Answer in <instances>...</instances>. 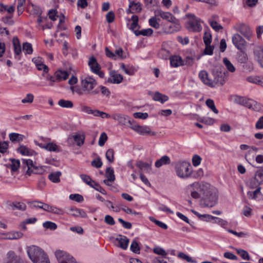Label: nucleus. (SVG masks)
I'll return each instance as SVG.
<instances>
[{
    "label": "nucleus",
    "mask_w": 263,
    "mask_h": 263,
    "mask_svg": "<svg viewBox=\"0 0 263 263\" xmlns=\"http://www.w3.org/2000/svg\"><path fill=\"white\" fill-rule=\"evenodd\" d=\"M191 186L194 190L191 194L193 198H199L200 194L203 195L200 200L202 206L212 208L217 204V190L215 187L207 182H194Z\"/></svg>",
    "instance_id": "1"
},
{
    "label": "nucleus",
    "mask_w": 263,
    "mask_h": 263,
    "mask_svg": "<svg viewBox=\"0 0 263 263\" xmlns=\"http://www.w3.org/2000/svg\"><path fill=\"white\" fill-rule=\"evenodd\" d=\"M191 164L187 161H178L175 164V169L178 177L182 179H186L191 175Z\"/></svg>",
    "instance_id": "2"
},
{
    "label": "nucleus",
    "mask_w": 263,
    "mask_h": 263,
    "mask_svg": "<svg viewBox=\"0 0 263 263\" xmlns=\"http://www.w3.org/2000/svg\"><path fill=\"white\" fill-rule=\"evenodd\" d=\"M81 86L83 90L85 91L86 94L97 95L99 93V90L94 88L97 86V82L96 80L91 77L87 76L81 79Z\"/></svg>",
    "instance_id": "3"
},
{
    "label": "nucleus",
    "mask_w": 263,
    "mask_h": 263,
    "mask_svg": "<svg viewBox=\"0 0 263 263\" xmlns=\"http://www.w3.org/2000/svg\"><path fill=\"white\" fill-rule=\"evenodd\" d=\"M189 20L186 22V27L190 31L199 32L202 30L200 19L193 14H188Z\"/></svg>",
    "instance_id": "4"
},
{
    "label": "nucleus",
    "mask_w": 263,
    "mask_h": 263,
    "mask_svg": "<svg viewBox=\"0 0 263 263\" xmlns=\"http://www.w3.org/2000/svg\"><path fill=\"white\" fill-rule=\"evenodd\" d=\"M199 78L205 85L210 87H215L216 85L218 83H219L220 85H223L224 83V80L221 78L220 80L217 79L213 81L210 79L209 74L205 70H201L199 72Z\"/></svg>",
    "instance_id": "5"
},
{
    "label": "nucleus",
    "mask_w": 263,
    "mask_h": 263,
    "mask_svg": "<svg viewBox=\"0 0 263 263\" xmlns=\"http://www.w3.org/2000/svg\"><path fill=\"white\" fill-rule=\"evenodd\" d=\"M55 255L59 263H77L74 258L66 252L63 250H57Z\"/></svg>",
    "instance_id": "6"
},
{
    "label": "nucleus",
    "mask_w": 263,
    "mask_h": 263,
    "mask_svg": "<svg viewBox=\"0 0 263 263\" xmlns=\"http://www.w3.org/2000/svg\"><path fill=\"white\" fill-rule=\"evenodd\" d=\"M45 252L36 246H31L27 247V254L31 261L37 262L36 259Z\"/></svg>",
    "instance_id": "7"
},
{
    "label": "nucleus",
    "mask_w": 263,
    "mask_h": 263,
    "mask_svg": "<svg viewBox=\"0 0 263 263\" xmlns=\"http://www.w3.org/2000/svg\"><path fill=\"white\" fill-rule=\"evenodd\" d=\"M250 48L253 51L255 60L259 66L263 68V48L252 44L250 46Z\"/></svg>",
    "instance_id": "8"
},
{
    "label": "nucleus",
    "mask_w": 263,
    "mask_h": 263,
    "mask_svg": "<svg viewBox=\"0 0 263 263\" xmlns=\"http://www.w3.org/2000/svg\"><path fill=\"white\" fill-rule=\"evenodd\" d=\"M232 42L235 46L241 52H243L246 49L245 39L239 34H235L232 36Z\"/></svg>",
    "instance_id": "9"
},
{
    "label": "nucleus",
    "mask_w": 263,
    "mask_h": 263,
    "mask_svg": "<svg viewBox=\"0 0 263 263\" xmlns=\"http://www.w3.org/2000/svg\"><path fill=\"white\" fill-rule=\"evenodd\" d=\"M88 65L93 73L98 74L101 78L104 77V73L100 70V66L98 63L96 59L94 57H91L89 58Z\"/></svg>",
    "instance_id": "10"
},
{
    "label": "nucleus",
    "mask_w": 263,
    "mask_h": 263,
    "mask_svg": "<svg viewBox=\"0 0 263 263\" xmlns=\"http://www.w3.org/2000/svg\"><path fill=\"white\" fill-rule=\"evenodd\" d=\"M67 213L74 217L86 218L87 215L82 209L71 207L67 209Z\"/></svg>",
    "instance_id": "11"
},
{
    "label": "nucleus",
    "mask_w": 263,
    "mask_h": 263,
    "mask_svg": "<svg viewBox=\"0 0 263 263\" xmlns=\"http://www.w3.org/2000/svg\"><path fill=\"white\" fill-rule=\"evenodd\" d=\"M155 15L156 16H160L162 19L170 22L176 21V17L172 13L168 12H164L160 9L155 10Z\"/></svg>",
    "instance_id": "12"
},
{
    "label": "nucleus",
    "mask_w": 263,
    "mask_h": 263,
    "mask_svg": "<svg viewBox=\"0 0 263 263\" xmlns=\"http://www.w3.org/2000/svg\"><path fill=\"white\" fill-rule=\"evenodd\" d=\"M110 77L107 80V82L112 84H120L123 79V76L118 73L115 70H111L109 72Z\"/></svg>",
    "instance_id": "13"
},
{
    "label": "nucleus",
    "mask_w": 263,
    "mask_h": 263,
    "mask_svg": "<svg viewBox=\"0 0 263 263\" xmlns=\"http://www.w3.org/2000/svg\"><path fill=\"white\" fill-rule=\"evenodd\" d=\"M171 23L172 24L169 26L164 28L163 31L165 33H172L179 30L180 29V25L178 20L176 18V21L171 22Z\"/></svg>",
    "instance_id": "14"
},
{
    "label": "nucleus",
    "mask_w": 263,
    "mask_h": 263,
    "mask_svg": "<svg viewBox=\"0 0 263 263\" xmlns=\"http://www.w3.org/2000/svg\"><path fill=\"white\" fill-rule=\"evenodd\" d=\"M6 204L8 208L11 210H18L24 211L26 209V204L23 202L7 201Z\"/></svg>",
    "instance_id": "15"
},
{
    "label": "nucleus",
    "mask_w": 263,
    "mask_h": 263,
    "mask_svg": "<svg viewBox=\"0 0 263 263\" xmlns=\"http://www.w3.org/2000/svg\"><path fill=\"white\" fill-rule=\"evenodd\" d=\"M135 131L138 133L139 134L143 136H156V133L155 132H152L149 127L147 126H139L138 129L135 128Z\"/></svg>",
    "instance_id": "16"
},
{
    "label": "nucleus",
    "mask_w": 263,
    "mask_h": 263,
    "mask_svg": "<svg viewBox=\"0 0 263 263\" xmlns=\"http://www.w3.org/2000/svg\"><path fill=\"white\" fill-rule=\"evenodd\" d=\"M5 263H23L21 259L17 256L13 251H9L7 254Z\"/></svg>",
    "instance_id": "17"
},
{
    "label": "nucleus",
    "mask_w": 263,
    "mask_h": 263,
    "mask_svg": "<svg viewBox=\"0 0 263 263\" xmlns=\"http://www.w3.org/2000/svg\"><path fill=\"white\" fill-rule=\"evenodd\" d=\"M12 42L14 47L15 58L19 60L21 59L20 55L22 53V47L20 42L17 37H14Z\"/></svg>",
    "instance_id": "18"
},
{
    "label": "nucleus",
    "mask_w": 263,
    "mask_h": 263,
    "mask_svg": "<svg viewBox=\"0 0 263 263\" xmlns=\"http://www.w3.org/2000/svg\"><path fill=\"white\" fill-rule=\"evenodd\" d=\"M112 118L115 120L118 121L119 123L121 125H127L128 122H130V118L128 116L121 114H114L112 115Z\"/></svg>",
    "instance_id": "19"
},
{
    "label": "nucleus",
    "mask_w": 263,
    "mask_h": 263,
    "mask_svg": "<svg viewBox=\"0 0 263 263\" xmlns=\"http://www.w3.org/2000/svg\"><path fill=\"white\" fill-rule=\"evenodd\" d=\"M116 240L118 242V247L124 250L127 249L129 243V239L126 236L119 235L116 238Z\"/></svg>",
    "instance_id": "20"
},
{
    "label": "nucleus",
    "mask_w": 263,
    "mask_h": 263,
    "mask_svg": "<svg viewBox=\"0 0 263 263\" xmlns=\"http://www.w3.org/2000/svg\"><path fill=\"white\" fill-rule=\"evenodd\" d=\"M261 187L258 186L255 191L253 192H248V195H249V198L252 199L256 200H260L263 199V195L260 192Z\"/></svg>",
    "instance_id": "21"
},
{
    "label": "nucleus",
    "mask_w": 263,
    "mask_h": 263,
    "mask_svg": "<svg viewBox=\"0 0 263 263\" xmlns=\"http://www.w3.org/2000/svg\"><path fill=\"white\" fill-rule=\"evenodd\" d=\"M171 163V159L167 156H163L160 159L157 160L155 164L157 168H159L163 165L169 164Z\"/></svg>",
    "instance_id": "22"
},
{
    "label": "nucleus",
    "mask_w": 263,
    "mask_h": 263,
    "mask_svg": "<svg viewBox=\"0 0 263 263\" xmlns=\"http://www.w3.org/2000/svg\"><path fill=\"white\" fill-rule=\"evenodd\" d=\"M248 108L256 111H259L261 109L260 104L253 100L249 99H248Z\"/></svg>",
    "instance_id": "23"
},
{
    "label": "nucleus",
    "mask_w": 263,
    "mask_h": 263,
    "mask_svg": "<svg viewBox=\"0 0 263 263\" xmlns=\"http://www.w3.org/2000/svg\"><path fill=\"white\" fill-rule=\"evenodd\" d=\"M136 166L141 171L149 172L151 171L152 163H148L139 161L136 163Z\"/></svg>",
    "instance_id": "24"
},
{
    "label": "nucleus",
    "mask_w": 263,
    "mask_h": 263,
    "mask_svg": "<svg viewBox=\"0 0 263 263\" xmlns=\"http://www.w3.org/2000/svg\"><path fill=\"white\" fill-rule=\"evenodd\" d=\"M248 82L263 87V77L261 78L257 76L248 77Z\"/></svg>",
    "instance_id": "25"
},
{
    "label": "nucleus",
    "mask_w": 263,
    "mask_h": 263,
    "mask_svg": "<svg viewBox=\"0 0 263 263\" xmlns=\"http://www.w3.org/2000/svg\"><path fill=\"white\" fill-rule=\"evenodd\" d=\"M231 101L235 103L245 106L247 104V100L244 97L237 95H234L231 97Z\"/></svg>",
    "instance_id": "26"
},
{
    "label": "nucleus",
    "mask_w": 263,
    "mask_h": 263,
    "mask_svg": "<svg viewBox=\"0 0 263 263\" xmlns=\"http://www.w3.org/2000/svg\"><path fill=\"white\" fill-rule=\"evenodd\" d=\"M17 151L23 155L32 156L35 152L25 146L21 145L17 148Z\"/></svg>",
    "instance_id": "27"
},
{
    "label": "nucleus",
    "mask_w": 263,
    "mask_h": 263,
    "mask_svg": "<svg viewBox=\"0 0 263 263\" xmlns=\"http://www.w3.org/2000/svg\"><path fill=\"white\" fill-rule=\"evenodd\" d=\"M54 76L58 81L66 80L69 77V73L66 71L58 70L54 73Z\"/></svg>",
    "instance_id": "28"
},
{
    "label": "nucleus",
    "mask_w": 263,
    "mask_h": 263,
    "mask_svg": "<svg viewBox=\"0 0 263 263\" xmlns=\"http://www.w3.org/2000/svg\"><path fill=\"white\" fill-rule=\"evenodd\" d=\"M129 2V7L132 8L134 13H139L142 10L141 4L139 2L136 3L133 1L128 0Z\"/></svg>",
    "instance_id": "29"
},
{
    "label": "nucleus",
    "mask_w": 263,
    "mask_h": 263,
    "mask_svg": "<svg viewBox=\"0 0 263 263\" xmlns=\"http://www.w3.org/2000/svg\"><path fill=\"white\" fill-rule=\"evenodd\" d=\"M170 64L174 67L183 65L182 59L179 56H174L170 58Z\"/></svg>",
    "instance_id": "30"
},
{
    "label": "nucleus",
    "mask_w": 263,
    "mask_h": 263,
    "mask_svg": "<svg viewBox=\"0 0 263 263\" xmlns=\"http://www.w3.org/2000/svg\"><path fill=\"white\" fill-rule=\"evenodd\" d=\"M120 68L125 72V73L129 76L134 74L136 71V69L134 67L129 65L126 66L123 63H122L120 65Z\"/></svg>",
    "instance_id": "31"
},
{
    "label": "nucleus",
    "mask_w": 263,
    "mask_h": 263,
    "mask_svg": "<svg viewBox=\"0 0 263 263\" xmlns=\"http://www.w3.org/2000/svg\"><path fill=\"white\" fill-rule=\"evenodd\" d=\"M131 20L133 22L131 24L130 29H132L135 34V31H139L138 29L140 28V26L138 24L139 18L137 15H134L132 16Z\"/></svg>",
    "instance_id": "32"
},
{
    "label": "nucleus",
    "mask_w": 263,
    "mask_h": 263,
    "mask_svg": "<svg viewBox=\"0 0 263 263\" xmlns=\"http://www.w3.org/2000/svg\"><path fill=\"white\" fill-rule=\"evenodd\" d=\"M61 175V172L60 171L51 173L49 175L48 178L53 183H59L60 181V177Z\"/></svg>",
    "instance_id": "33"
},
{
    "label": "nucleus",
    "mask_w": 263,
    "mask_h": 263,
    "mask_svg": "<svg viewBox=\"0 0 263 263\" xmlns=\"http://www.w3.org/2000/svg\"><path fill=\"white\" fill-rule=\"evenodd\" d=\"M153 99L155 101H159L161 103H163L168 100V97L166 95L156 92L153 96Z\"/></svg>",
    "instance_id": "34"
},
{
    "label": "nucleus",
    "mask_w": 263,
    "mask_h": 263,
    "mask_svg": "<svg viewBox=\"0 0 263 263\" xmlns=\"http://www.w3.org/2000/svg\"><path fill=\"white\" fill-rule=\"evenodd\" d=\"M74 142L79 146H81L84 143L85 135L81 134H77L73 135Z\"/></svg>",
    "instance_id": "35"
},
{
    "label": "nucleus",
    "mask_w": 263,
    "mask_h": 263,
    "mask_svg": "<svg viewBox=\"0 0 263 263\" xmlns=\"http://www.w3.org/2000/svg\"><path fill=\"white\" fill-rule=\"evenodd\" d=\"M10 140L12 142H20L23 140L24 136L17 133H12L9 134Z\"/></svg>",
    "instance_id": "36"
},
{
    "label": "nucleus",
    "mask_w": 263,
    "mask_h": 263,
    "mask_svg": "<svg viewBox=\"0 0 263 263\" xmlns=\"http://www.w3.org/2000/svg\"><path fill=\"white\" fill-rule=\"evenodd\" d=\"M22 49L25 54H31L33 51L32 44L28 42L23 44Z\"/></svg>",
    "instance_id": "37"
},
{
    "label": "nucleus",
    "mask_w": 263,
    "mask_h": 263,
    "mask_svg": "<svg viewBox=\"0 0 263 263\" xmlns=\"http://www.w3.org/2000/svg\"><path fill=\"white\" fill-rule=\"evenodd\" d=\"M80 178L86 184L92 187L95 183V181L93 180L89 176L86 174H81L80 175Z\"/></svg>",
    "instance_id": "38"
},
{
    "label": "nucleus",
    "mask_w": 263,
    "mask_h": 263,
    "mask_svg": "<svg viewBox=\"0 0 263 263\" xmlns=\"http://www.w3.org/2000/svg\"><path fill=\"white\" fill-rule=\"evenodd\" d=\"M58 105L63 108H72L73 104L72 101L66 100L64 99H60L58 102Z\"/></svg>",
    "instance_id": "39"
},
{
    "label": "nucleus",
    "mask_w": 263,
    "mask_h": 263,
    "mask_svg": "<svg viewBox=\"0 0 263 263\" xmlns=\"http://www.w3.org/2000/svg\"><path fill=\"white\" fill-rule=\"evenodd\" d=\"M105 176L107 179L110 180V182L114 181L115 180V176L113 168L110 167H107L105 172Z\"/></svg>",
    "instance_id": "40"
},
{
    "label": "nucleus",
    "mask_w": 263,
    "mask_h": 263,
    "mask_svg": "<svg viewBox=\"0 0 263 263\" xmlns=\"http://www.w3.org/2000/svg\"><path fill=\"white\" fill-rule=\"evenodd\" d=\"M153 29L151 28H148L143 29L139 31H135V35L136 36H139L140 35H142L143 36H150L153 34Z\"/></svg>",
    "instance_id": "41"
},
{
    "label": "nucleus",
    "mask_w": 263,
    "mask_h": 263,
    "mask_svg": "<svg viewBox=\"0 0 263 263\" xmlns=\"http://www.w3.org/2000/svg\"><path fill=\"white\" fill-rule=\"evenodd\" d=\"M23 164L24 165V167H27L28 169L26 173L29 175H30L31 168L33 167V163L32 160L30 159L23 160Z\"/></svg>",
    "instance_id": "42"
},
{
    "label": "nucleus",
    "mask_w": 263,
    "mask_h": 263,
    "mask_svg": "<svg viewBox=\"0 0 263 263\" xmlns=\"http://www.w3.org/2000/svg\"><path fill=\"white\" fill-rule=\"evenodd\" d=\"M11 164L9 166L11 170L13 172L16 171L20 166V162L18 160L14 159H10Z\"/></svg>",
    "instance_id": "43"
},
{
    "label": "nucleus",
    "mask_w": 263,
    "mask_h": 263,
    "mask_svg": "<svg viewBox=\"0 0 263 263\" xmlns=\"http://www.w3.org/2000/svg\"><path fill=\"white\" fill-rule=\"evenodd\" d=\"M223 62L230 72H234L235 71V68L228 58H224Z\"/></svg>",
    "instance_id": "44"
},
{
    "label": "nucleus",
    "mask_w": 263,
    "mask_h": 263,
    "mask_svg": "<svg viewBox=\"0 0 263 263\" xmlns=\"http://www.w3.org/2000/svg\"><path fill=\"white\" fill-rule=\"evenodd\" d=\"M23 235V234L18 231L13 232L8 234V236L7 237V239H17L21 238Z\"/></svg>",
    "instance_id": "45"
},
{
    "label": "nucleus",
    "mask_w": 263,
    "mask_h": 263,
    "mask_svg": "<svg viewBox=\"0 0 263 263\" xmlns=\"http://www.w3.org/2000/svg\"><path fill=\"white\" fill-rule=\"evenodd\" d=\"M254 179L258 184L263 183V169L259 170L256 172Z\"/></svg>",
    "instance_id": "46"
},
{
    "label": "nucleus",
    "mask_w": 263,
    "mask_h": 263,
    "mask_svg": "<svg viewBox=\"0 0 263 263\" xmlns=\"http://www.w3.org/2000/svg\"><path fill=\"white\" fill-rule=\"evenodd\" d=\"M36 261L33 263H50L47 255L45 252L36 259Z\"/></svg>",
    "instance_id": "47"
},
{
    "label": "nucleus",
    "mask_w": 263,
    "mask_h": 263,
    "mask_svg": "<svg viewBox=\"0 0 263 263\" xmlns=\"http://www.w3.org/2000/svg\"><path fill=\"white\" fill-rule=\"evenodd\" d=\"M205 103L208 107H209L214 113L216 114L218 113V110L216 109L213 100L209 99L206 100Z\"/></svg>",
    "instance_id": "48"
},
{
    "label": "nucleus",
    "mask_w": 263,
    "mask_h": 263,
    "mask_svg": "<svg viewBox=\"0 0 263 263\" xmlns=\"http://www.w3.org/2000/svg\"><path fill=\"white\" fill-rule=\"evenodd\" d=\"M209 22L211 27L216 31H219L223 28L222 26L219 24L216 21L209 20Z\"/></svg>",
    "instance_id": "49"
},
{
    "label": "nucleus",
    "mask_w": 263,
    "mask_h": 263,
    "mask_svg": "<svg viewBox=\"0 0 263 263\" xmlns=\"http://www.w3.org/2000/svg\"><path fill=\"white\" fill-rule=\"evenodd\" d=\"M149 219L152 222H154L156 224H157L161 228L164 230H166L167 229V226L165 223L160 221L156 220L154 217L151 216L149 217Z\"/></svg>",
    "instance_id": "50"
},
{
    "label": "nucleus",
    "mask_w": 263,
    "mask_h": 263,
    "mask_svg": "<svg viewBox=\"0 0 263 263\" xmlns=\"http://www.w3.org/2000/svg\"><path fill=\"white\" fill-rule=\"evenodd\" d=\"M131 251L135 253H140V247L137 240H134L130 247Z\"/></svg>",
    "instance_id": "51"
},
{
    "label": "nucleus",
    "mask_w": 263,
    "mask_h": 263,
    "mask_svg": "<svg viewBox=\"0 0 263 263\" xmlns=\"http://www.w3.org/2000/svg\"><path fill=\"white\" fill-rule=\"evenodd\" d=\"M157 16H154L151 17L149 21V24L152 27H154L156 29H158L160 27V24L158 22V20L156 18Z\"/></svg>",
    "instance_id": "52"
},
{
    "label": "nucleus",
    "mask_w": 263,
    "mask_h": 263,
    "mask_svg": "<svg viewBox=\"0 0 263 263\" xmlns=\"http://www.w3.org/2000/svg\"><path fill=\"white\" fill-rule=\"evenodd\" d=\"M106 157L109 162H113L114 161V151L111 148L108 149L106 153Z\"/></svg>",
    "instance_id": "53"
},
{
    "label": "nucleus",
    "mask_w": 263,
    "mask_h": 263,
    "mask_svg": "<svg viewBox=\"0 0 263 263\" xmlns=\"http://www.w3.org/2000/svg\"><path fill=\"white\" fill-rule=\"evenodd\" d=\"M42 147L50 152H55L58 149V146L53 143H48Z\"/></svg>",
    "instance_id": "54"
},
{
    "label": "nucleus",
    "mask_w": 263,
    "mask_h": 263,
    "mask_svg": "<svg viewBox=\"0 0 263 263\" xmlns=\"http://www.w3.org/2000/svg\"><path fill=\"white\" fill-rule=\"evenodd\" d=\"M43 226L45 228L51 230H54L57 228V226L54 222L49 221L44 222Z\"/></svg>",
    "instance_id": "55"
},
{
    "label": "nucleus",
    "mask_w": 263,
    "mask_h": 263,
    "mask_svg": "<svg viewBox=\"0 0 263 263\" xmlns=\"http://www.w3.org/2000/svg\"><path fill=\"white\" fill-rule=\"evenodd\" d=\"M153 251L156 254L161 255L162 257L167 258L166 257V256L167 255V253L163 249H162L160 247H158L154 248L153 249Z\"/></svg>",
    "instance_id": "56"
},
{
    "label": "nucleus",
    "mask_w": 263,
    "mask_h": 263,
    "mask_svg": "<svg viewBox=\"0 0 263 263\" xmlns=\"http://www.w3.org/2000/svg\"><path fill=\"white\" fill-rule=\"evenodd\" d=\"M70 199L78 202H81L84 200L83 197L80 194H71L69 196Z\"/></svg>",
    "instance_id": "57"
},
{
    "label": "nucleus",
    "mask_w": 263,
    "mask_h": 263,
    "mask_svg": "<svg viewBox=\"0 0 263 263\" xmlns=\"http://www.w3.org/2000/svg\"><path fill=\"white\" fill-rule=\"evenodd\" d=\"M107 139L108 137L107 136V134L104 132L102 133L101 134L99 138V140L98 142L99 146H103L104 145L106 141L107 140Z\"/></svg>",
    "instance_id": "58"
},
{
    "label": "nucleus",
    "mask_w": 263,
    "mask_h": 263,
    "mask_svg": "<svg viewBox=\"0 0 263 263\" xmlns=\"http://www.w3.org/2000/svg\"><path fill=\"white\" fill-rule=\"evenodd\" d=\"M135 118L146 119L148 117V115L146 112H137L134 114Z\"/></svg>",
    "instance_id": "59"
},
{
    "label": "nucleus",
    "mask_w": 263,
    "mask_h": 263,
    "mask_svg": "<svg viewBox=\"0 0 263 263\" xmlns=\"http://www.w3.org/2000/svg\"><path fill=\"white\" fill-rule=\"evenodd\" d=\"M201 161V157L197 155H195L193 156L192 158V163L194 166H197L199 165Z\"/></svg>",
    "instance_id": "60"
},
{
    "label": "nucleus",
    "mask_w": 263,
    "mask_h": 263,
    "mask_svg": "<svg viewBox=\"0 0 263 263\" xmlns=\"http://www.w3.org/2000/svg\"><path fill=\"white\" fill-rule=\"evenodd\" d=\"M91 165L96 168H100L102 165L101 158L98 157L96 159L91 161Z\"/></svg>",
    "instance_id": "61"
},
{
    "label": "nucleus",
    "mask_w": 263,
    "mask_h": 263,
    "mask_svg": "<svg viewBox=\"0 0 263 263\" xmlns=\"http://www.w3.org/2000/svg\"><path fill=\"white\" fill-rule=\"evenodd\" d=\"M203 41L205 45H208L210 44L212 41V36L210 33L208 32H205L203 37Z\"/></svg>",
    "instance_id": "62"
},
{
    "label": "nucleus",
    "mask_w": 263,
    "mask_h": 263,
    "mask_svg": "<svg viewBox=\"0 0 263 263\" xmlns=\"http://www.w3.org/2000/svg\"><path fill=\"white\" fill-rule=\"evenodd\" d=\"M34 96L31 93H28L26 97L22 100L23 103H31L33 102Z\"/></svg>",
    "instance_id": "63"
},
{
    "label": "nucleus",
    "mask_w": 263,
    "mask_h": 263,
    "mask_svg": "<svg viewBox=\"0 0 263 263\" xmlns=\"http://www.w3.org/2000/svg\"><path fill=\"white\" fill-rule=\"evenodd\" d=\"M97 89H99V91L100 90L102 94L106 97H109L110 94V92L109 89L105 86H100Z\"/></svg>",
    "instance_id": "64"
}]
</instances>
